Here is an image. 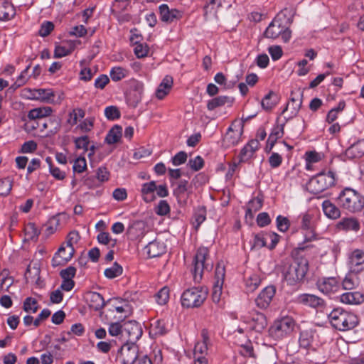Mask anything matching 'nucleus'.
I'll use <instances>...</instances> for the list:
<instances>
[{
    "mask_svg": "<svg viewBox=\"0 0 364 364\" xmlns=\"http://www.w3.org/2000/svg\"><path fill=\"white\" fill-rule=\"evenodd\" d=\"M308 271V259L300 257L285 262L282 267V275L287 285L296 287L304 282Z\"/></svg>",
    "mask_w": 364,
    "mask_h": 364,
    "instance_id": "1",
    "label": "nucleus"
},
{
    "mask_svg": "<svg viewBox=\"0 0 364 364\" xmlns=\"http://www.w3.org/2000/svg\"><path fill=\"white\" fill-rule=\"evenodd\" d=\"M328 318L331 326L340 331L352 330L359 323L355 314L342 308L333 309L328 315Z\"/></svg>",
    "mask_w": 364,
    "mask_h": 364,
    "instance_id": "2",
    "label": "nucleus"
},
{
    "mask_svg": "<svg viewBox=\"0 0 364 364\" xmlns=\"http://www.w3.org/2000/svg\"><path fill=\"white\" fill-rule=\"evenodd\" d=\"M338 205L350 213L360 212L364 208V196L357 191L346 187L336 198Z\"/></svg>",
    "mask_w": 364,
    "mask_h": 364,
    "instance_id": "3",
    "label": "nucleus"
},
{
    "mask_svg": "<svg viewBox=\"0 0 364 364\" xmlns=\"http://www.w3.org/2000/svg\"><path fill=\"white\" fill-rule=\"evenodd\" d=\"M213 263L210 257L209 250L205 247H200L193 257L191 272L195 283H200L205 271L213 269Z\"/></svg>",
    "mask_w": 364,
    "mask_h": 364,
    "instance_id": "4",
    "label": "nucleus"
},
{
    "mask_svg": "<svg viewBox=\"0 0 364 364\" xmlns=\"http://www.w3.org/2000/svg\"><path fill=\"white\" fill-rule=\"evenodd\" d=\"M336 181L335 171L331 169L323 170L309 179L307 189L313 194H318L335 186Z\"/></svg>",
    "mask_w": 364,
    "mask_h": 364,
    "instance_id": "5",
    "label": "nucleus"
},
{
    "mask_svg": "<svg viewBox=\"0 0 364 364\" xmlns=\"http://www.w3.org/2000/svg\"><path fill=\"white\" fill-rule=\"evenodd\" d=\"M208 295L206 287L199 286L188 288L183 291L181 296V304L186 309H196L200 307Z\"/></svg>",
    "mask_w": 364,
    "mask_h": 364,
    "instance_id": "6",
    "label": "nucleus"
},
{
    "mask_svg": "<svg viewBox=\"0 0 364 364\" xmlns=\"http://www.w3.org/2000/svg\"><path fill=\"white\" fill-rule=\"evenodd\" d=\"M294 326L295 321L291 317H282L276 320L269 328V335L275 340H281L290 335Z\"/></svg>",
    "mask_w": 364,
    "mask_h": 364,
    "instance_id": "7",
    "label": "nucleus"
},
{
    "mask_svg": "<svg viewBox=\"0 0 364 364\" xmlns=\"http://www.w3.org/2000/svg\"><path fill=\"white\" fill-rule=\"evenodd\" d=\"M243 127L242 123L234 122L228 127L223 138V145L226 148L236 146L240 142L243 132Z\"/></svg>",
    "mask_w": 364,
    "mask_h": 364,
    "instance_id": "8",
    "label": "nucleus"
},
{
    "mask_svg": "<svg viewBox=\"0 0 364 364\" xmlns=\"http://www.w3.org/2000/svg\"><path fill=\"white\" fill-rule=\"evenodd\" d=\"M225 277V266L220 263H218L215 267L214 278L215 281L212 293V300L215 304L219 303L220 301Z\"/></svg>",
    "mask_w": 364,
    "mask_h": 364,
    "instance_id": "9",
    "label": "nucleus"
},
{
    "mask_svg": "<svg viewBox=\"0 0 364 364\" xmlns=\"http://www.w3.org/2000/svg\"><path fill=\"white\" fill-rule=\"evenodd\" d=\"M316 287L321 293L330 296L341 289V280L335 277H322L316 282Z\"/></svg>",
    "mask_w": 364,
    "mask_h": 364,
    "instance_id": "10",
    "label": "nucleus"
},
{
    "mask_svg": "<svg viewBox=\"0 0 364 364\" xmlns=\"http://www.w3.org/2000/svg\"><path fill=\"white\" fill-rule=\"evenodd\" d=\"M301 228L304 230L305 241L309 242L316 240V234L315 232V220L312 214L305 213L301 214Z\"/></svg>",
    "mask_w": 364,
    "mask_h": 364,
    "instance_id": "11",
    "label": "nucleus"
},
{
    "mask_svg": "<svg viewBox=\"0 0 364 364\" xmlns=\"http://www.w3.org/2000/svg\"><path fill=\"white\" fill-rule=\"evenodd\" d=\"M143 331L140 324L136 321H127L124 323L123 338L127 342L134 344L142 336Z\"/></svg>",
    "mask_w": 364,
    "mask_h": 364,
    "instance_id": "12",
    "label": "nucleus"
},
{
    "mask_svg": "<svg viewBox=\"0 0 364 364\" xmlns=\"http://www.w3.org/2000/svg\"><path fill=\"white\" fill-rule=\"evenodd\" d=\"M287 14H290L291 11L288 9H284L272 20L264 31V36L266 38L275 39L280 36L281 33L284 31L283 27L284 25H283L279 16L282 14L286 16Z\"/></svg>",
    "mask_w": 364,
    "mask_h": 364,
    "instance_id": "13",
    "label": "nucleus"
},
{
    "mask_svg": "<svg viewBox=\"0 0 364 364\" xmlns=\"http://www.w3.org/2000/svg\"><path fill=\"white\" fill-rule=\"evenodd\" d=\"M296 301L314 309H321L326 306V301L322 298L311 294H299L296 298Z\"/></svg>",
    "mask_w": 364,
    "mask_h": 364,
    "instance_id": "14",
    "label": "nucleus"
},
{
    "mask_svg": "<svg viewBox=\"0 0 364 364\" xmlns=\"http://www.w3.org/2000/svg\"><path fill=\"white\" fill-rule=\"evenodd\" d=\"M74 253V247H67L66 245L62 244L52 259V266L57 267L65 264L72 259Z\"/></svg>",
    "mask_w": 364,
    "mask_h": 364,
    "instance_id": "15",
    "label": "nucleus"
},
{
    "mask_svg": "<svg viewBox=\"0 0 364 364\" xmlns=\"http://www.w3.org/2000/svg\"><path fill=\"white\" fill-rule=\"evenodd\" d=\"M191 185L186 179H181L176 183L173 193L178 203L186 204L188 198L191 193Z\"/></svg>",
    "mask_w": 364,
    "mask_h": 364,
    "instance_id": "16",
    "label": "nucleus"
},
{
    "mask_svg": "<svg viewBox=\"0 0 364 364\" xmlns=\"http://www.w3.org/2000/svg\"><path fill=\"white\" fill-rule=\"evenodd\" d=\"M160 19L165 23H173L175 21L181 19L183 14L176 9H171L167 4H163L159 7Z\"/></svg>",
    "mask_w": 364,
    "mask_h": 364,
    "instance_id": "17",
    "label": "nucleus"
},
{
    "mask_svg": "<svg viewBox=\"0 0 364 364\" xmlns=\"http://www.w3.org/2000/svg\"><path fill=\"white\" fill-rule=\"evenodd\" d=\"M276 293V289L274 286H267L259 294L255 299V304L257 307L262 309H267Z\"/></svg>",
    "mask_w": 364,
    "mask_h": 364,
    "instance_id": "18",
    "label": "nucleus"
},
{
    "mask_svg": "<svg viewBox=\"0 0 364 364\" xmlns=\"http://www.w3.org/2000/svg\"><path fill=\"white\" fill-rule=\"evenodd\" d=\"M349 267L351 272L358 273L364 269V252L355 250L349 257Z\"/></svg>",
    "mask_w": 364,
    "mask_h": 364,
    "instance_id": "19",
    "label": "nucleus"
},
{
    "mask_svg": "<svg viewBox=\"0 0 364 364\" xmlns=\"http://www.w3.org/2000/svg\"><path fill=\"white\" fill-rule=\"evenodd\" d=\"M336 229L338 231H353L357 232L360 229V225L357 218L354 217H345L336 223Z\"/></svg>",
    "mask_w": 364,
    "mask_h": 364,
    "instance_id": "20",
    "label": "nucleus"
},
{
    "mask_svg": "<svg viewBox=\"0 0 364 364\" xmlns=\"http://www.w3.org/2000/svg\"><path fill=\"white\" fill-rule=\"evenodd\" d=\"M259 146V141L257 139H251L241 149L239 155V163H245L251 159Z\"/></svg>",
    "mask_w": 364,
    "mask_h": 364,
    "instance_id": "21",
    "label": "nucleus"
},
{
    "mask_svg": "<svg viewBox=\"0 0 364 364\" xmlns=\"http://www.w3.org/2000/svg\"><path fill=\"white\" fill-rule=\"evenodd\" d=\"M246 322L252 330L257 332L262 331L267 325L264 314L257 311L252 312Z\"/></svg>",
    "mask_w": 364,
    "mask_h": 364,
    "instance_id": "22",
    "label": "nucleus"
},
{
    "mask_svg": "<svg viewBox=\"0 0 364 364\" xmlns=\"http://www.w3.org/2000/svg\"><path fill=\"white\" fill-rule=\"evenodd\" d=\"M85 299L89 307L94 311L101 310L105 305L103 296L95 291H88L85 295Z\"/></svg>",
    "mask_w": 364,
    "mask_h": 364,
    "instance_id": "23",
    "label": "nucleus"
},
{
    "mask_svg": "<svg viewBox=\"0 0 364 364\" xmlns=\"http://www.w3.org/2000/svg\"><path fill=\"white\" fill-rule=\"evenodd\" d=\"M120 353L126 364H134L140 354L138 353V350L136 346L133 345L129 346V344L124 345L121 348Z\"/></svg>",
    "mask_w": 364,
    "mask_h": 364,
    "instance_id": "24",
    "label": "nucleus"
},
{
    "mask_svg": "<svg viewBox=\"0 0 364 364\" xmlns=\"http://www.w3.org/2000/svg\"><path fill=\"white\" fill-rule=\"evenodd\" d=\"M146 252L149 257L154 258L164 254L166 251V245L163 242L154 240L149 242L145 247Z\"/></svg>",
    "mask_w": 364,
    "mask_h": 364,
    "instance_id": "25",
    "label": "nucleus"
},
{
    "mask_svg": "<svg viewBox=\"0 0 364 364\" xmlns=\"http://www.w3.org/2000/svg\"><path fill=\"white\" fill-rule=\"evenodd\" d=\"M340 300L346 304H360L364 301V295L360 291H349L342 294Z\"/></svg>",
    "mask_w": 364,
    "mask_h": 364,
    "instance_id": "26",
    "label": "nucleus"
},
{
    "mask_svg": "<svg viewBox=\"0 0 364 364\" xmlns=\"http://www.w3.org/2000/svg\"><path fill=\"white\" fill-rule=\"evenodd\" d=\"M16 14L14 7L7 0H0V21H9Z\"/></svg>",
    "mask_w": 364,
    "mask_h": 364,
    "instance_id": "27",
    "label": "nucleus"
},
{
    "mask_svg": "<svg viewBox=\"0 0 364 364\" xmlns=\"http://www.w3.org/2000/svg\"><path fill=\"white\" fill-rule=\"evenodd\" d=\"M340 208V207H337L330 200H325L322 203V210L324 215L332 220L340 218L341 214Z\"/></svg>",
    "mask_w": 364,
    "mask_h": 364,
    "instance_id": "28",
    "label": "nucleus"
},
{
    "mask_svg": "<svg viewBox=\"0 0 364 364\" xmlns=\"http://www.w3.org/2000/svg\"><path fill=\"white\" fill-rule=\"evenodd\" d=\"M156 189V183L154 181L142 184L141 193L142 198L146 203H150L155 200L154 193Z\"/></svg>",
    "mask_w": 364,
    "mask_h": 364,
    "instance_id": "29",
    "label": "nucleus"
},
{
    "mask_svg": "<svg viewBox=\"0 0 364 364\" xmlns=\"http://www.w3.org/2000/svg\"><path fill=\"white\" fill-rule=\"evenodd\" d=\"M234 99L229 96H218L209 100L207 103V108L208 110L212 111L218 107H223L225 105L231 106L233 103Z\"/></svg>",
    "mask_w": 364,
    "mask_h": 364,
    "instance_id": "30",
    "label": "nucleus"
},
{
    "mask_svg": "<svg viewBox=\"0 0 364 364\" xmlns=\"http://www.w3.org/2000/svg\"><path fill=\"white\" fill-rule=\"evenodd\" d=\"M173 85V78L169 75H166L159 84L156 91V97L159 100L164 99L170 92Z\"/></svg>",
    "mask_w": 364,
    "mask_h": 364,
    "instance_id": "31",
    "label": "nucleus"
},
{
    "mask_svg": "<svg viewBox=\"0 0 364 364\" xmlns=\"http://www.w3.org/2000/svg\"><path fill=\"white\" fill-rule=\"evenodd\" d=\"M166 322L164 319H157L151 322L150 334L154 337L161 336L168 333Z\"/></svg>",
    "mask_w": 364,
    "mask_h": 364,
    "instance_id": "32",
    "label": "nucleus"
},
{
    "mask_svg": "<svg viewBox=\"0 0 364 364\" xmlns=\"http://www.w3.org/2000/svg\"><path fill=\"white\" fill-rule=\"evenodd\" d=\"M202 341H198L194 346L193 355H206L208 354V346L209 343V338L205 331L201 333Z\"/></svg>",
    "mask_w": 364,
    "mask_h": 364,
    "instance_id": "33",
    "label": "nucleus"
},
{
    "mask_svg": "<svg viewBox=\"0 0 364 364\" xmlns=\"http://www.w3.org/2000/svg\"><path fill=\"white\" fill-rule=\"evenodd\" d=\"M53 112L50 107H42L31 109L28 113V119L41 120L50 116Z\"/></svg>",
    "mask_w": 364,
    "mask_h": 364,
    "instance_id": "34",
    "label": "nucleus"
},
{
    "mask_svg": "<svg viewBox=\"0 0 364 364\" xmlns=\"http://www.w3.org/2000/svg\"><path fill=\"white\" fill-rule=\"evenodd\" d=\"M346 155L349 158H360L364 156V140H359L354 143L346 150Z\"/></svg>",
    "mask_w": 364,
    "mask_h": 364,
    "instance_id": "35",
    "label": "nucleus"
},
{
    "mask_svg": "<svg viewBox=\"0 0 364 364\" xmlns=\"http://www.w3.org/2000/svg\"><path fill=\"white\" fill-rule=\"evenodd\" d=\"M122 136V128L121 126L114 125L107 133L105 137V142L108 144L117 143Z\"/></svg>",
    "mask_w": 364,
    "mask_h": 364,
    "instance_id": "36",
    "label": "nucleus"
},
{
    "mask_svg": "<svg viewBox=\"0 0 364 364\" xmlns=\"http://www.w3.org/2000/svg\"><path fill=\"white\" fill-rule=\"evenodd\" d=\"M38 101L43 103L54 104L55 92L52 89H38Z\"/></svg>",
    "mask_w": 364,
    "mask_h": 364,
    "instance_id": "37",
    "label": "nucleus"
},
{
    "mask_svg": "<svg viewBox=\"0 0 364 364\" xmlns=\"http://www.w3.org/2000/svg\"><path fill=\"white\" fill-rule=\"evenodd\" d=\"M75 45L69 43L67 45L61 44L55 46L54 50V58H60L71 54L75 50Z\"/></svg>",
    "mask_w": 364,
    "mask_h": 364,
    "instance_id": "38",
    "label": "nucleus"
},
{
    "mask_svg": "<svg viewBox=\"0 0 364 364\" xmlns=\"http://www.w3.org/2000/svg\"><path fill=\"white\" fill-rule=\"evenodd\" d=\"M267 232H261L254 234L252 243V250H259L262 247H267V237H266Z\"/></svg>",
    "mask_w": 364,
    "mask_h": 364,
    "instance_id": "39",
    "label": "nucleus"
},
{
    "mask_svg": "<svg viewBox=\"0 0 364 364\" xmlns=\"http://www.w3.org/2000/svg\"><path fill=\"white\" fill-rule=\"evenodd\" d=\"M277 104V95L273 91H269L261 102L262 107L266 111L272 110Z\"/></svg>",
    "mask_w": 364,
    "mask_h": 364,
    "instance_id": "40",
    "label": "nucleus"
},
{
    "mask_svg": "<svg viewBox=\"0 0 364 364\" xmlns=\"http://www.w3.org/2000/svg\"><path fill=\"white\" fill-rule=\"evenodd\" d=\"M46 161L48 164L49 172L55 179L62 181L65 178V172L55 166L50 157H47Z\"/></svg>",
    "mask_w": 364,
    "mask_h": 364,
    "instance_id": "41",
    "label": "nucleus"
},
{
    "mask_svg": "<svg viewBox=\"0 0 364 364\" xmlns=\"http://www.w3.org/2000/svg\"><path fill=\"white\" fill-rule=\"evenodd\" d=\"M261 282L259 277L253 274L245 280V288L247 292H252L258 288Z\"/></svg>",
    "mask_w": 364,
    "mask_h": 364,
    "instance_id": "42",
    "label": "nucleus"
},
{
    "mask_svg": "<svg viewBox=\"0 0 364 364\" xmlns=\"http://www.w3.org/2000/svg\"><path fill=\"white\" fill-rule=\"evenodd\" d=\"M351 272L348 274L342 282V286L344 289H353L358 285L357 276Z\"/></svg>",
    "mask_w": 364,
    "mask_h": 364,
    "instance_id": "43",
    "label": "nucleus"
},
{
    "mask_svg": "<svg viewBox=\"0 0 364 364\" xmlns=\"http://www.w3.org/2000/svg\"><path fill=\"white\" fill-rule=\"evenodd\" d=\"M170 297V290L166 286L162 287L155 295V299L159 305L166 304Z\"/></svg>",
    "mask_w": 364,
    "mask_h": 364,
    "instance_id": "44",
    "label": "nucleus"
},
{
    "mask_svg": "<svg viewBox=\"0 0 364 364\" xmlns=\"http://www.w3.org/2000/svg\"><path fill=\"white\" fill-rule=\"evenodd\" d=\"M127 75L128 70L122 67H114L109 72L110 77L114 82L122 80L123 78L126 77Z\"/></svg>",
    "mask_w": 364,
    "mask_h": 364,
    "instance_id": "45",
    "label": "nucleus"
},
{
    "mask_svg": "<svg viewBox=\"0 0 364 364\" xmlns=\"http://www.w3.org/2000/svg\"><path fill=\"white\" fill-rule=\"evenodd\" d=\"M13 186V179L10 177H6L0 179V196H8Z\"/></svg>",
    "mask_w": 364,
    "mask_h": 364,
    "instance_id": "46",
    "label": "nucleus"
},
{
    "mask_svg": "<svg viewBox=\"0 0 364 364\" xmlns=\"http://www.w3.org/2000/svg\"><path fill=\"white\" fill-rule=\"evenodd\" d=\"M97 240L99 243L108 245L109 247H114L117 244V240L112 239L107 232H101L97 236Z\"/></svg>",
    "mask_w": 364,
    "mask_h": 364,
    "instance_id": "47",
    "label": "nucleus"
},
{
    "mask_svg": "<svg viewBox=\"0 0 364 364\" xmlns=\"http://www.w3.org/2000/svg\"><path fill=\"white\" fill-rule=\"evenodd\" d=\"M308 360L315 364H323L326 362V356L323 353L316 350H311L307 353Z\"/></svg>",
    "mask_w": 364,
    "mask_h": 364,
    "instance_id": "48",
    "label": "nucleus"
},
{
    "mask_svg": "<svg viewBox=\"0 0 364 364\" xmlns=\"http://www.w3.org/2000/svg\"><path fill=\"white\" fill-rule=\"evenodd\" d=\"M122 267L117 262H114V264L109 267L105 269L104 274L107 278L114 279L122 274Z\"/></svg>",
    "mask_w": 364,
    "mask_h": 364,
    "instance_id": "49",
    "label": "nucleus"
},
{
    "mask_svg": "<svg viewBox=\"0 0 364 364\" xmlns=\"http://www.w3.org/2000/svg\"><path fill=\"white\" fill-rule=\"evenodd\" d=\"M289 120V119L285 118V122L282 124H277L272 129V132L269 134V138L273 139V140H277L281 139L284 134V126L285 123Z\"/></svg>",
    "mask_w": 364,
    "mask_h": 364,
    "instance_id": "50",
    "label": "nucleus"
},
{
    "mask_svg": "<svg viewBox=\"0 0 364 364\" xmlns=\"http://www.w3.org/2000/svg\"><path fill=\"white\" fill-rule=\"evenodd\" d=\"M25 235L28 240H36L40 233L36 225L33 223H28L24 228Z\"/></svg>",
    "mask_w": 364,
    "mask_h": 364,
    "instance_id": "51",
    "label": "nucleus"
},
{
    "mask_svg": "<svg viewBox=\"0 0 364 364\" xmlns=\"http://www.w3.org/2000/svg\"><path fill=\"white\" fill-rule=\"evenodd\" d=\"M23 310L26 312L36 313L38 309V301L32 297H27L23 302Z\"/></svg>",
    "mask_w": 364,
    "mask_h": 364,
    "instance_id": "52",
    "label": "nucleus"
},
{
    "mask_svg": "<svg viewBox=\"0 0 364 364\" xmlns=\"http://www.w3.org/2000/svg\"><path fill=\"white\" fill-rule=\"evenodd\" d=\"M204 164L203 159L200 156H197L193 159H190L187 165L191 170L198 171L203 168Z\"/></svg>",
    "mask_w": 364,
    "mask_h": 364,
    "instance_id": "53",
    "label": "nucleus"
},
{
    "mask_svg": "<svg viewBox=\"0 0 364 364\" xmlns=\"http://www.w3.org/2000/svg\"><path fill=\"white\" fill-rule=\"evenodd\" d=\"M277 229L282 232L288 230L290 226V222L287 217L281 215H278L276 218Z\"/></svg>",
    "mask_w": 364,
    "mask_h": 364,
    "instance_id": "54",
    "label": "nucleus"
},
{
    "mask_svg": "<svg viewBox=\"0 0 364 364\" xmlns=\"http://www.w3.org/2000/svg\"><path fill=\"white\" fill-rule=\"evenodd\" d=\"M262 207V200L258 197L254 198L248 203L246 214H252V212H257Z\"/></svg>",
    "mask_w": 364,
    "mask_h": 364,
    "instance_id": "55",
    "label": "nucleus"
},
{
    "mask_svg": "<svg viewBox=\"0 0 364 364\" xmlns=\"http://www.w3.org/2000/svg\"><path fill=\"white\" fill-rule=\"evenodd\" d=\"M282 156L277 152H272L268 159L269 166L272 168H277L279 167L282 165Z\"/></svg>",
    "mask_w": 364,
    "mask_h": 364,
    "instance_id": "56",
    "label": "nucleus"
},
{
    "mask_svg": "<svg viewBox=\"0 0 364 364\" xmlns=\"http://www.w3.org/2000/svg\"><path fill=\"white\" fill-rule=\"evenodd\" d=\"M73 169L74 172L77 173H82L87 169V162L85 157H78L77 158L73 166Z\"/></svg>",
    "mask_w": 364,
    "mask_h": 364,
    "instance_id": "57",
    "label": "nucleus"
},
{
    "mask_svg": "<svg viewBox=\"0 0 364 364\" xmlns=\"http://www.w3.org/2000/svg\"><path fill=\"white\" fill-rule=\"evenodd\" d=\"M105 115L109 120H115L120 117V112L114 106H109L105 109Z\"/></svg>",
    "mask_w": 364,
    "mask_h": 364,
    "instance_id": "58",
    "label": "nucleus"
},
{
    "mask_svg": "<svg viewBox=\"0 0 364 364\" xmlns=\"http://www.w3.org/2000/svg\"><path fill=\"white\" fill-rule=\"evenodd\" d=\"M80 239V234L77 231H71L67 236L66 241L63 244L67 247H74V245L77 244Z\"/></svg>",
    "mask_w": 364,
    "mask_h": 364,
    "instance_id": "59",
    "label": "nucleus"
},
{
    "mask_svg": "<svg viewBox=\"0 0 364 364\" xmlns=\"http://www.w3.org/2000/svg\"><path fill=\"white\" fill-rule=\"evenodd\" d=\"M123 329L124 324L121 325L118 322L112 323L108 329V332L112 336H121L123 338Z\"/></svg>",
    "mask_w": 364,
    "mask_h": 364,
    "instance_id": "60",
    "label": "nucleus"
},
{
    "mask_svg": "<svg viewBox=\"0 0 364 364\" xmlns=\"http://www.w3.org/2000/svg\"><path fill=\"white\" fill-rule=\"evenodd\" d=\"M134 46V52L138 58H144L148 55L149 47L146 43H136Z\"/></svg>",
    "mask_w": 364,
    "mask_h": 364,
    "instance_id": "61",
    "label": "nucleus"
},
{
    "mask_svg": "<svg viewBox=\"0 0 364 364\" xmlns=\"http://www.w3.org/2000/svg\"><path fill=\"white\" fill-rule=\"evenodd\" d=\"M74 142L77 149H83L85 151H88L90 140L87 136L76 138Z\"/></svg>",
    "mask_w": 364,
    "mask_h": 364,
    "instance_id": "62",
    "label": "nucleus"
},
{
    "mask_svg": "<svg viewBox=\"0 0 364 364\" xmlns=\"http://www.w3.org/2000/svg\"><path fill=\"white\" fill-rule=\"evenodd\" d=\"M322 155L316 151H309L305 153V161L309 163L316 164L321 161Z\"/></svg>",
    "mask_w": 364,
    "mask_h": 364,
    "instance_id": "63",
    "label": "nucleus"
},
{
    "mask_svg": "<svg viewBox=\"0 0 364 364\" xmlns=\"http://www.w3.org/2000/svg\"><path fill=\"white\" fill-rule=\"evenodd\" d=\"M54 29V24L51 21L43 22L38 31V33L42 37L48 36Z\"/></svg>",
    "mask_w": 364,
    "mask_h": 364,
    "instance_id": "64",
    "label": "nucleus"
}]
</instances>
